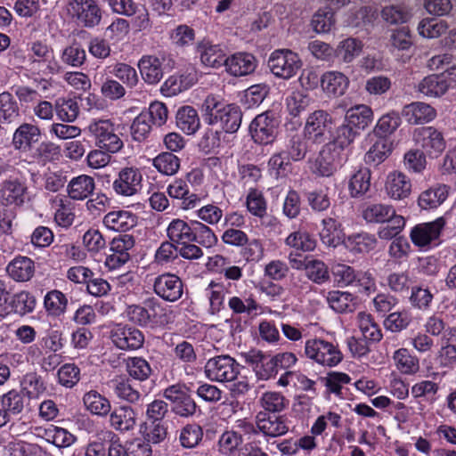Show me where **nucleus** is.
<instances>
[{"label": "nucleus", "mask_w": 456, "mask_h": 456, "mask_svg": "<svg viewBox=\"0 0 456 456\" xmlns=\"http://www.w3.org/2000/svg\"><path fill=\"white\" fill-rule=\"evenodd\" d=\"M334 151L333 143H325L311 166V169L314 174L323 177H329L336 172L337 164L333 154Z\"/></svg>", "instance_id": "obj_21"}, {"label": "nucleus", "mask_w": 456, "mask_h": 456, "mask_svg": "<svg viewBox=\"0 0 456 456\" xmlns=\"http://www.w3.org/2000/svg\"><path fill=\"white\" fill-rule=\"evenodd\" d=\"M196 52L200 55V62L206 67L219 69L226 65V47L222 45L203 40L198 43Z\"/></svg>", "instance_id": "obj_14"}, {"label": "nucleus", "mask_w": 456, "mask_h": 456, "mask_svg": "<svg viewBox=\"0 0 456 456\" xmlns=\"http://www.w3.org/2000/svg\"><path fill=\"white\" fill-rule=\"evenodd\" d=\"M305 353L308 358L328 367L338 365L343 359V354L337 346L321 338L307 340Z\"/></svg>", "instance_id": "obj_6"}, {"label": "nucleus", "mask_w": 456, "mask_h": 456, "mask_svg": "<svg viewBox=\"0 0 456 456\" xmlns=\"http://www.w3.org/2000/svg\"><path fill=\"white\" fill-rule=\"evenodd\" d=\"M448 28L446 21L434 18L423 19L418 25L419 34L427 38H436L442 36Z\"/></svg>", "instance_id": "obj_53"}, {"label": "nucleus", "mask_w": 456, "mask_h": 456, "mask_svg": "<svg viewBox=\"0 0 456 456\" xmlns=\"http://www.w3.org/2000/svg\"><path fill=\"white\" fill-rule=\"evenodd\" d=\"M192 224L186 223L182 219H174L167 229L168 239L177 245L183 242H191Z\"/></svg>", "instance_id": "obj_42"}, {"label": "nucleus", "mask_w": 456, "mask_h": 456, "mask_svg": "<svg viewBox=\"0 0 456 456\" xmlns=\"http://www.w3.org/2000/svg\"><path fill=\"white\" fill-rule=\"evenodd\" d=\"M197 82V75L193 70H186L181 74L170 76L164 83V88L170 94H176L187 90Z\"/></svg>", "instance_id": "obj_38"}, {"label": "nucleus", "mask_w": 456, "mask_h": 456, "mask_svg": "<svg viewBox=\"0 0 456 456\" xmlns=\"http://www.w3.org/2000/svg\"><path fill=\"white\" fill-rule=\"evenodd\" d=\"M419 91L429 97H440L449 89L448 81L441 73L424 77L418 86Z\"/></svg>", "instance_id": "obj_35"}, {"label": "nucleus", "mask_w": 456, "mask_h": 456, "mask_svg": "<svg viewBox=\"0 0 456 456\" xmlns=\"http://www.w3.org/2000/svg\"><path fill=\"white\" fill-rule=\"evenodd\" d=\"M126 368L129 375L140 381L148 379L152 373L149 362L142 357L128 358Z\"/></svg>", "instance_id": "obj_55"}, {"label": "nucleus", "mask_w": 456, "mask_h": 456, "mask_svg": "<svg viewBox=\"0 0 456 456\" xmlns=\"http://www.w3.org/2000/svg\"><path fill=\"white\" fill-rule=\"evenodd\" d=\"M203 429L197 423H188L178 431V441L184 449L196 448L203 439Z\"/></svg>", "instance_id": "obj_39"}, {"label": "nucleus", "mask_w": 456, "mask_h": 456, "mask_svg": "<svg viewBox=\"0 0 456 456\" xmlns=\"http://www.w3.org/2000/svg\"><path fill=\"white\" fill-rule=\"evenodd\" d=\"M163 396L171 403V411L182 418H190L200 412L199 406L189 392V388L179 384L167 387Z\"/></svg>", "instance_id": "obj_4"}, {"label": "nucleus", "mask_w": 456, "mask_h": 456, "mask_svg": "<svg viewBox=\"0 0 456 456\" xmlns=\"http://www.w3.org/2000/svg\"><path fill=\"white\" fill-rule=\"evenodd\" d=\"M204 121L208 125L219 124L225 133H235L242 121V111L235 103L226 104L215 95H208L202 105Z\"/></svg>", "instance_id": "obj_1"}, {"label": "nucleus", "mask_w": 456, "mask_h": 456, "mask_svg": "<svg viewBox=\"0 0 456 456\" xmlns=\"http://www.w3.org/2000/svg\"><path fill=\"white\" fill-rule=\"evenodd\" d=\"M83 402L86 408L95 415L105 416L111 409L110 401L95 390L86 393Z\"/></svg>", "instance_id": "obj_46"}, {"label": "nucleus", "mask_w": 456, "mask_h": 456, "mask_svg": "<svg viewBox=\"0 0 456 456\" xmlns=\"http://www.w3.org/2000/svg\"><path fill=\"white\" fill-rule=\"evenodd\" d=\"M44 305L49 315L59 317L67 309L68 298L61 291L53 289L45 296Z\"/></svg>", "instance_id": "obj_45"}, {"label": "nucleus", "mask_w": 456, "mask_h": 456, "mask_svg": "<svg viewBox=\"0 0 456 456\" xmlns=\"http://www.w3.org/2000/svg\"><path fill=\"white\" fill-rule=\"evenodd\" d=\"M12 304L14 305L13 314L24 316L34 311L36 306V298L28 291H20L12 295Z\"/></svg>", "instance_id": "obj_60"}, {"label": "nucleus", "mask_w": 456, "mask_h": 456, "mask_svg": "<svg viewBox=\"0 0 456 456\" xmlns=\"http://www.w3.org/2000/svg\"><path fill=\"white\" fill-rule=\"evenodd\" d=\"M110 426L118 431H129L134 429L136 424V413L130 406H118L110 413Z\"/></svg>", "instance_id": "obj_28"}, {"label": "nucleus", "mask_w": 456, "mask_h": 456, "mask_svg": "<svg viewBox=\"0 0 456 456\" xmlns=\"http://www.w3.org/2000/svg\"><path fill=\"white\" fill-rule=\"evenodd\" d=\"M142 175L137 168L126 167L119 174L118 178L113 183V188L118 194L132 196L141 188Z\"/></svg>", "instance_id": "obj_18"}, {"label": "nucleus", "mask_w": 456, "mask_h": 456, "mask_svg": "<svg viewBox=\"0 0 456 456\" xmlns=\"http://www.w3.org/2000/svg\"><path fill=\"white\" fill-rule=\"evenodd\" d=\"M449 187L445 184H436L422 191L418 199V204L422 209L436 208L448 197Z\"/></svg>", "instance_id": "obj_32"}, {"label": "nucleus", "mask_w": 456, "mask_h": 456, "mask_svg": "<svg viewBox=\"0 0 456 456\" xmlns=\"http://www.w3.org/2000/svg\"><path fill=\"white\" fill-rule=\"evenodd\" d=\"M95 189L93 177L82 175L71 179L68 184V194L70 199L83 200L91 195Z\"/></svg>", "instance_id": "obj_34"}, {"label": "nucleus", "mask_w": 456, "mask_h": 456, "mask_svg": "<svg viewBox=\"0 0 456 456\" xmlns=\"http://www.w3.org/2000/svg\"><path fill=\"white\" fill-rule=\"evenodd\" d=\"M373 112L367 105H356L350 108L345 116V120L355 131L364 130L372 121Z\"/></svg>", "instance_id": "obj_31"}, {"label": "nucleus", "mask_w": 456, "mask_h": 456, "mask_svg": "<svg viewBox=\"0 0 456 456\" xmlns=\"http://www.w3.org/2000/svg\"><path fill=\"white\" fill-rule=\"evenodd\" d=\"M45 435L48 442L59 448L69 447L76 441V437L68 430L55 426L46 428Z\"/></svg>", "instance_id": "obj_58"}, {"label": "nucleus", "mask_w": 456, "mask_h": 456, "mask_svg": "<svg viewBox=\"0 0 456 456\" xmlns=\"http://www.w3.org/2000/svg\"><path fill=\"white\" fill-rule=\"evenodd\" d=\"M370 187V171L367 167L360 168L349 181V191L353 198L363 196Z\"/></svg>", "instance_id": "obj_47"}, {"label": "nucleus", "mask_w": 456, "mask_h": 456, "mask_svg": "<svg viewBox=\"0 0 456 456\" xmlns=\"http://www.w3.org/2000/svg\"><path fill=\"white\" fill-rule=\"evenodd\" d=\"M41 136L40 129L32 124L23 123L13 134L12 144L16 150H29Z\"/></svg>", "instance_id": "obj_27"}, {"label": "nucleus", "mask_w": 456, "mask_h": 456, "mask_svg": "<svg viewBox=\"0 0 456 456\" xmlns=\"http://www.w3.org/2000/svg\"><path fill=\"white\" fill-rule=\"evenodd\" d=\"M25 397L21 392L11 390L2 396V407L7 412V416L20 414L25 407Z\"/></svg>", "instance_id": "obj_57"}, {"label": "nucleus", "mask_w": 456, "mask_h": 456, "mask_svg": "<svg viewBox=\"0 0 456 456\" xmlns=\"http://www.w3.org/2000/svg\"><path fill=\"white\" fill-rule=\"evenodd\" d=\"M68 12L77 25L93 28L100 25L103 11L94 0H70Z\"/></svg>", "instance_id": "obj_3"}, {"label": "nucleus", "mask_w": 456, "mask_h": 456, "mask_svg": "<svg viewBox=\"0 0 456 456\" xmlns=\"http://www.w3.org/2000/svg\"><path fill=\"white\" fill-rule=\"evenodd\" d=\"M256 428L265 436H281L289 431L288 419L284 415L260 411L256 415Z\"/></svg>", "instance_id": "obj_16"}, {"label": "nucleus", "mask_w": 456, "mask_h": 456, "mask_svg": "<svg viewBox=\"0 0 456 456\" xmlns=\"http://www.w3.org/2000/svg\"><path fill=\"white\" fill-rule=\"evenodd\" d=\"M180 159L173 152H161L153 159V167L165 175H174L180 168Z\"/></svg>", "instance_id": "obj_49"}, {"label": "nucleus", "mask_w": 456, "mask_h": 456, "mask_svg": "<svg viewBox=\"0 0 456 456\" xmlns=\"http://www.w3.org/2000/svg\"><path fill=\"white\" fill-rule=\"evenodd\" d=\"M257 67L256 58L248 53L239 52L228 56L225 70L233 77L252 74Z\"/></svg>", "instance_id": "obj_17"}, {"label": "nucleus", "mask_w": 456, "mask_h": 456, "mask_svg": "<svg viewBox=\"0 0 456 456\" xmlns=\"http://www.w3.org/2000/svg\"><path fill=\"white\" fill-rule=\"evenodd\" d=\"M292 267L305 269L306 277L313 282L322 284L330 280L327 265L321 260L305 258L304 261L289 258Z\"/></svg>", "instance_id": "obj_19"}, {"label": "nucleus", "mask_w": 456, "mask_h": 456, "mask_svg": "<svg viewBox=\"0 0 456 456\" xmlns=\"http://www.w3.org/2000/svg\"><path fill=\"white\" fill-rule=\"evenodd\" d=\"M191 224L193 230L191 242L195 241L206 248H210L217 242V237L208 225L199 221H191Z\"/></svg>", "instance_id": "obj_54"}, {"label": "nucleus", "mask_w": 456, "mask_h": 456, "mask_svg": "<svg viewBox=\"0 0 456 456\" xmlns=\"http://www.w3.org/2000/svg\"><path fill=\"white\" fill-rule=\"evenodd\" d=\"M164 309L155 298H149L143 302V305H134L128 308V317L130 321L140 326H149L154 324H163L166 314L161 315L159 312Z\"/></svg>", "instance_id": "obj_10"}, {"label": "nucleus", "mask_w": 456, "mask_h": 456, "mask_svg": "<svg viewBox=\"0 0 456 456\" xmlns=\"http://www.w3.org/2000/svg\"><path fill=\"white\" fill-rule=\"evenodd\" d=\"M168 195L171 198L181 200L180 207L183 209H191L197 207L200 199L196 193L190 192L189 185L183 179H175L167 187Z\"/></svg>", "instance_id": "obj_23"}, {"label": "nucleus", "mask_w": 456, "mask_h": 456, "mask_svg": "<svg viewBox=\"0 0 456 456\" xmlns=\"http://www.w3.org/2000/svg\"><path fill=\"white\" fill-rule=\"evenodd\" d=\"M322 224L320 238L322 243L329 247H337L341 240L340 224L334 218L328 217L322 219Z\"/></svg>", "instance_id": "obj_48"}, {"label": "nucleus", "mask_w": 456, "mask_h": 456, "mask_svg": "<svg viewBox=\"0 0 456 456\" xmlns=\"http://www.w3.org/2000/svg\"><path fill=\"white\" fill-rule=\"evenodd\" d=\"M326 298L330 308L337 313H352L356 309L357 297L349 292L331 290Z\"/></svg>", "instance_id": "obj_30"}, {"label": "nucleus", "mask_w": 456, "mask_h": 456, "mask_svg": "<svg viewBox=\"0 0 456 456\" xmlns=\"http://www.w3.org/2000/svg\"><path fill=\"white\" fill-rule=\"evenodd\" d=\"M240 373L239 364L228 354L210 358L205 365L207 378L216 382L234 380Z\"/></svg>", "instance_id": "obj_9"}, {"label": "nucleus", "mask_w": 456, "mask_h": 456, "mask_svg": "<svg viewBox=\"0 0 456 456\" xmlns=\"http://www.w3.org/2000/svg\"><path fill=\"white\" fill-rule=\"evenodd\" d=\"M307 138L304 134L291 136L286 144L283 153L290 162H299L305 159L308 152Z\"/></svg>", "instance_id": "obj_41"}, {"label": "nucleus", "mask_w": 456, "mask_h": 456, "mask_svg": "<svg viewBox=\"0 0 456 456\" xmlns=\"http://www.w3.org/2000/svg\"><path fill=\"white\" fill-rule=\"evenodd\" d=\"M401 118L397 112L392 111L383 115L378 121L374 134L378 137L388 138L400 126Z\"/></svg>", "instance_id": "obj_51"}, {"label": "nucleus", "mask_w": 456, "mask_h": 456, "mask_svg": "<svg viewBox=\"0 0 456 456\" xmlns=\"http://www.w3.org/2000/svg\"><path fill=\"white\" fill-rule=\"evenodd\" d=\"M6 271L13 280L27 281L34 275L35 265L30 258L20 256L8 265Z\"/></svg>", "instance_id": "obj_33"}, {"label": "nucleus", "mask_w": 456, "mask_h": 456, "mask_svg": "<svg viewBox=\"0 0 456 456\" xmlns=\"http://www.w3.org/2000/svg\"><path fill=\"white\" fill-rule=\"evenodd\" d=\"M411 191L410 179L401 172L391 173L387 179L386 191L393 200H403Z\"/></svg>", "instance_id": "obj_25"}, {"label": "nucleus", "mask_w": 456, "mask_h": 456, "mask_svg": "<svg viewBox=\"0 0 456 456\" xmlns=\"http://www.w3.org/2000/svg\"><path fill=\"white\" fill-rule=\"evenodd\" d=\"M54 110L62 122H73L79 114V107L74 99L58 98L54 103Z\"/></svg>", "instance_id": "obj_50"}, {"label": "nucleus", "mask_w": 456, "mask_h": 456, "mask_svg": "<svg viewBox=\"0 0 456 456\" xmlns=\"http://www.w3.org/2000/svg\"><path fill=\"white\" fill-rule=\"evenodd\" d=\"M377 244L373 234L361 232L352 234L345 240L346 247L354 253H366L372 250Z\"/></svg>", "instance_id": "obj_44"}, {"label": "nucleus", "mask_w": 456, "mask_h": 456, "mask_svg": "<svg viewBox=\"0 0 456 456\" xmlns=\"http://www.w3.org/2000/svg\"><path fill=\"white\" fill-rule=\"evenodd\" d=\"M267 66L276 77L289 79L301 69L302 61L289 49H277L271 53Z\"/></svg>", "instance_id": "obj_2"}, {"label": "nucleus", "mask_w": 456, "mask_h": 456, "mask_svg": "<svg viewBox=\"0 0 456 456\" xmlns=\"http://www.w3.org/2000/svg\"><path fill=\"white\" fill-rule=\"evenodd\" d=\"M394 360L397 369L405 374H412L419 370V360L412 356L405 348H400L395 351Z\"/></svg>", "instance_id": "obj_59"}, {"label": "nucleus", "mask_w": 456, "mask_h": 456, "mask_svg": "<svg viewBox=\"0 0 456 456\" xmlns=\"http://www.w3.org/2000/svg\"><path fill=\"white\" fill-rule=\"evenodd\" d=\"M33 156L38 162H52L61 157V148L52 142H43L35 150Z\"/></svg>", "instance_id": "obj_64"}, {"label": "nucleus", "mask_w": 456, "mask_h": 456, "mask_svg": "<svg viewBox=\"0 0 456 456\" xmlns=\"http://www.w3.org/2000/svg\"><path fill=\"white\" fill-rule=\"evenodd\" d=\"M279 120L272 110L258 114L249 125V133L256 143H272L278 134Z\"/></svg>", "instance_id": "obj_7"}, {"label": "nucleus", "mask_w": 456, "mask_h": 456, "mask_svg": "<svg viewBox=\"0 0 456 456\" xmlns=\"http://www.w3.org/2000/svg\"><path fill=\"white\" fill-rule=\"evenodd\" d=\"M392 147L393 142L389 138L379 137L371 145L370 150L365 153V163L374 167L379 166L391 154Z\"/></svg>", "instance_id": "obj_36"}, {"label": "nucleus", "mask_w": 456, "mask_h": 456, "mask_svg": "<svg viewBox=\"0 0 456 456\" xmlns=\"http://www.w3.org/2000/svg\"><path fill=\"white\" fill-rule=\"evenodd\" d=\"M113 344L122 350H134L142 346L144 336L137 328L118 324L110 332Z\"/></svg>", "instance_id": "obj_12"}, {"label": "nucleus", "mask_w": 456, "mask_h": 456, "mask_svg": "<svg viewBox=\"0 0 456 456\" xmlns=\"http://www.w3.org/2000/svg\"><path fill=\"white\" fill-rule=\"evenodd\" d=\"M260 402L267 413L281 412L288 404L286 398L279 392L264 393Z\"/></svg>", "instance_id": "obj_61"}, {"label": "nucleus", "mask_w": 456, "mask_h": 456, "mask_svg": "<svg viewBox=\"0 0 456 456\" xmlns=\"http://www.w3.org/2000/svg\"><path fill=\"white\" fill-rule=\"evenodd\" d=\"M131 134L134 141H144L151 131V122L149 117L142 111L131 125Z\"/></svg>", "instance_id": "obj_63"}, {"label": "nucleus", "mask_w": 456, "mask_h": 456, "mask_svg": "<svg viewBox=\"0 0 456 456\" xmlns=\"http://www.w3.org/2000/svg\"><path fill=\"white\" fill-rule=\"evenodd\" d=\"M414 140L430 157H437L445 149L443 134L433 126H424L415 130Z\"/></svg>", "instance_id": "obj_11"}, {"label": "nucleus", "mask_w": 456, "mask_h": 456, "mask_svg": "<svg viewBox=\"0 0 456 456\" xmlns=\"http://www.w3.org/2000/svg\"><path fill=\"white\" fill-rule=\"evenodd\" d=\"M138 68L147 84L155 85L163 77L162 61L154 55H143L138 62Z\"/></svg>", "instance_id": "obj_26"}, {"label": "nucleus", "mask_w": 456, "mask_h": 456, "mask_svg": "<svg viewBox=\"0 0 456 456\" xmlns=\"http://www.w3.org/2000/svg\"><path fill=\"white\" fill-rule=\"evenodd\" d=\"M332 118L324 110H316L307 118L304 135L308 141L315 144H322L330 139Z\"/></svg>", "instance_id": "obj_8"}, {"label": "nucleus", "mask_w": 456, "mask_h": 456, "mask_svg": "<svg viewBox=\"0 0 456 456\" xmlns=\"http://www.w3.org/2000/svg\"><path fill=\"white\" fill-rule=\"evenodd\" d=\"M286 244L302 251H312L316 246V241L309 233L297 231L287 237Z\"/></svg>", "instance_id": "obj_62"}, {"label": "nucleus", "mask_w": 456, "mask_h": 456, "mask_svg": "<svg viewBox=\"0 0 456 456\" xmlns=\"http://www.w3.org/2000/svg\"><path fill=\"white\" fill-rule=\"evenodd\" d=\"M363 44L361 40L354 37H347L337 45L336 57L345 63L352 62L362 51Z\"/></svg>", "instance_id": "obj_43"}, {"label": "nucleus", "mask_w": 456, "mask_h": 456, "mask_svg": "<svg viewBox=\"0 0 456 456\" xmlns=\"http://www.w3.org/2000/svg\"><path fill=\"white\" fill-rule=\"evenodd\" d=\"M314 31L316 33H328L335 25L334 12L330 8L319 9L311 20Z\"/></svg>", "instance_id": "obj_56"}, {"label": "nucleus", "mask_w": 456, "mask_h": 456, "mask_svg": "<svg viewBox=\"0 0 456 456\" xmlns=\"http://www.w3.org/2000/svg\"><path fill=\"white\" fill-rule=\"evenodd\" d=\"M20 383L22 390L26 392L28 398H37L46 390L43 378L37 372H28L24 375Z\"/></svg>", "instance_id": "obj_52"}, {"label": "nucleus", "mask_w": 456, "mask_h": 456, "mask_svg": "<svg viewBox=\"0 0 456 456\" xmlns=\"http://www.w3.org/2000/svg\"><path fill=\"white\" fill-rule=\"evenodd\" d=\"M103 224L110 230L126 232L136 225L137 216L126 210L111 211L104 216Z\"/></svg>", "instance_id": "obj_22"}, {"label": "nucleus", "mask_w": 456, "mask_h": 456, "mask_svg": "<svg viewBox=\"0 0 456 456\" xmlns=\"http://www.w3.org/2000/svg\"><path fill=\"white\" fill-rule=\"evenodd\" d=\"M436 115V110L431 105L421 102L407 104L402 110L403 118L411 125L430 122Z\"/></svg>", "instance_id": "obj_20"}, {"label": "nucleus", "mask_w": 456, "mask_h": 456, "mask_svg": "<svg viewBox=\"0 0 456 456\" xmlns=\"http://www.w3.org/2000/svg\"><path fill=\"white\" fill-rule=\"evenodd\" d=\"M349 85L348 77L338 71H328L321 77V86L329 96L343 95Z\"/></svg>", "instance_id": "obj_24"}, {"label": "nucleus", "mask_w": 456, "mask_h": 456, "mask_svg": "<svg viewBox=\"0 0 456 456\" xmlns=\"http://www.w3.org/2000/svg\"><path fill=\"white\" fill-rule=\"evenodd\" d=\"M27 186L17 179L5 181L1 192L7 204L20 206L25 202Z\"/></svg>", "instance_id": "obj_37"}, {"label": "nucleus", "mask_w": 456, "mask_h": 456, "mask_svg": "<svg viewBox=\"0 0 456 456\" xmlns=\"http://www.w3.org/2000/svg\"><path fill=\"white\" fill-rule=\"evenodd\" d=\"M444 225V217H439L433 222L419 224L411 229L410 238L415 246L425 247L439 238Z\"/></svg>", "instance_id": "obj_15"}, {"label": "nucleus", "mask_w": 456, "mask_h": 456, "mask_svg": "<svg viewBox=\"0 0 456 456\" xmlns=\"http://www.w3.org/2000/svg\"><path fill=\"white\" fill-rule=\"evenodd\" d=\"M153 289L162 299L175 302L183 296V284L178 276L167 273L155 278Z\"/></svg>", "instance_id": "obj_13"}, {"label": "nucleus", "mask_w": 456, "mask_h": 456, "mask_svg": "<svg viewBox=\"0 0 456 456\" xmlns=\"http://www.w3.org/2000/svg\"><path fill=\"white\" fill-rule=\"evenodd\" d=\"M176 126L186 134H194L200 127L197 110L191 106L178 109L175 117Z\"/></svg>", "instance_id": "obj_29"}, {"label": "nucleus", "mask_w": 456, "mask_h": 456, "mask_svg": "<svg viewBox=\"0 0 456 456\" xmlns=\"http://www.w3.org/2000/svg\"><path fill=\"white\" fill-rule=\"evenodd\" d=\"M88 132L94 138L95 145L106 151L116 153L123 147L122 140L115 134L114 125L109 119L92 121Z\"/></svg>", "instance_id": "obj_5"}, {"label": "nucleus", "mask_w": 456, "mask_h": 456, "mask_svg": "<svg viewBox=\"0 0 456 456\" xmlns=\"http://www.w3.org/2000/svg\"><path fill=\"white\" fill-rule=\"evenodd\" d=\"M394 215V207L383 203H371L364 207L362 217L367 223L384 224Z\"/></svg>", "instance_id": "obj_40"}]
</instances>
